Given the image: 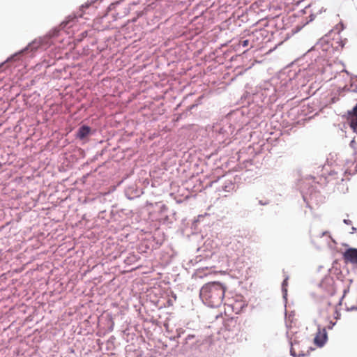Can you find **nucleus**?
Wrapping results in <instances>:
<instances>
[{
  "label": "nucleus",
  "instance_id": "13",
  "mask_svg": "<svg viewBox=\"0 0 357 357\" xmlns=\"http://www.w3.org/2000/svg\"><path fill=\"white\" fill-rule=\"evenodd\" d=\"M287 296V291H284V297Z\"/></svg>",
  "mask_w": 357,
  "mask_h": 357
},
{
  "label": "nucleus",
  "instance_id": "11",
  "mask_svg": "<svg viewBox=\"0 0 357 357\" xmlns=\"http://www.w3.org/2000/svg\"><path fill=\"white\" fill-rule=\"evenodd\" d=\"M248 44H249V40H245L242 42V45L244 47H247L248 45Z\"/></svg>",
  "mask_w": 357,
  "mask_h": 357
},
{
  "label": "nucleus",
  "instance_id": "1",
  "mask_svg": "<svg viewBox=\"0 0 357 357\" xmlns=\"http://www.w3.org/2000/svg\"><path fill=\"white\" fill-rule=\"evenodd\" d=\"M347 291H326V294L321 300V315L328 320L332 324L331 328L335 324V321L340 318V307L342 305Z\"/></svg>",
  "mask_w": 357,
  "mask_h": 357
},
{
  "label": "nucleus",
  "instance_id": "9",
  "mask_svg": "<svg viewBox=\"0 0 357 357\" xmlns=\"http://www.w3.org/2000/svg\"><path fill=\"white\" fill-rule=\"evenodd\" d=\"M290 352H291V354L294 356H300V354L299 353H297L295 350V348L294 347V345L291 344V349H290Z\"/></svg>",
  "mask_w": 357,
  "mask_h": 357
},
{
  "label": "nucleus",
  "instance_id": "10",
  "mask_svg": "<svg viewBox=\"0 0 357 357\" xmlns=\"http://www.w3.org/2000/svg\"><path fill=\"white\" fill-rule=\"evenodd\" d=\"M287 280H288V277H287L282 284V290H287Z\"/></svg>",
  "mask_w": 357,
  "mask_h": 357
},
{
  "label": "nucleus",
  "instance_id": "5",
  "mask_svg": "<svg viewBox=\"0 0 357 357\" xmlns=\"http://www.w3.org/2000/svg\"><path fill=\"white\" fill-rule=\"evenodd\" d=\"M327 333L326 329L319 328L314 339V342L317 347H322L327 340Z\"/></svg>",
  "mask_w": 357,
  "mask_h": 357
},
{
  "label": "nucleus",
  "instance_id": "2",
  "mask_svg": "<svg viewBox=\"0 0 357 357\" xmlns=\"http://www.w3.org/2000/svg\"><path fill=\"white\" fill-rule=\"evenodd\" d=\"M232 294L234 291H199V297L211 307H217L222 303L225 293Z\"/></svg>",
  "mask_w": 357,
  "mask_h": 357
},
{
  "label": "nucleus",
  "instance_id": "4",
  "mask_svg": "<svg viewBox=\"0 0 357 357\" xmlns=\"http://www.w3.org/2000/svg\"><path fill=\"white\" fill-rule=\"evenodd\" d=\"M349 293L350 291H347L343 299L345 307L347 310H357V296L350 295Z\"/></svg>",
  "mask_w": 357,
  "mask_h": 357
},
{
  "label": "nucleus",
  "instance_id": "3",
  "mask_svg": "<svg viewBox=\"0 0 357 357\" xmlns=\"http://www.w3.org/2000/svg\"><path fill=\"white\" fill-rule=\"evenodd\" d=\"M342 259L345 264H357V248L347 249L342 255Z\"/></svg>",
  "mask_w": 357,
  "mask_h": 357
},
{
  "label": "nucleus",
  "instance_id": "7",
  "mask_svg": "<svg viewBox=\"0 0 357 357\" xmlns=\"http://www.w3.org/2000/svg\"><path fill=\"white\" fill-rule=\"evenodd\" d=\"M91 128L86 126H82L79 128L77 132V137L79 139H84L90 133Z\"/></svg>",
  "mask_w": 357,
  "mask_h": 357
},
{
  "label": "nucleus",
  "instance_id": "12",
  "mask_svg": "<svg viewBox=\"0 0 357 357\" xmlns=\"http://www.w3.org/2000/svg\"><path fill=\"white\" fill-rule=\"evenodd\" d=\"M355 144H356L355 140L354 139L351 140V142H350V146L351 147H354Z\"/></svg>",
  "mask_w": 357,
  "mask_h": 357
},
{
  "label": "nucleus",
  "instance_id": "8",
  "mask_svg": "<svg viewBox=\"0 0 357 357\" xmlns=\"http://www.w3.org/2000/svg\"><path fill=\"white\" fill-rule=\"evenodd\" d=\"M206 288L209 290H225L226 287L218 282H213L206 284Z\"/></svg>",
  "mask_w": 357,
  "mask_h": 357
},
{
  "label": "nucleus",
  "instance_id": "6",
  "mask_svg": "<svg viewBox=\"0 0 357 357\" xmlns=\"http://www.w3.org/2000/svg\"><path fill=\"white\" fill-rule=\"evenodd\" d=\"M348 121L352 130L357 133V105L348 112Z\"/></svg>",
  "mask_w": 357,
  "mask_h": 357
}]
</instances>
